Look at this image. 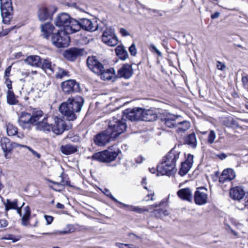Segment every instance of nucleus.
Masks as SVG:
<instances>
[{"mask_svg":"<svg viewBox=\"0 0 248 248\" xmlns=\"http://www.w3.org/2000/svg\"><path fill=\"white\" fill-rule=\"evenodd\" d=\"M84 104V99L80 96L69 97L62 103L59 107V111L68 121H74L77 119L76 113L79 112Z\"/></svg>","mask_w":248,"mask_h":248,"instance_id":"obj_1","label":"nucleus"},{"mask_svg":"<svg viewBox=\"0 0 248 248\" xmlns=\"http://www.w3.org/2000/svg\"><path fill=\"white\" fill-rule=\"evenodd\" d=\"M41 114L40 110L36 108L32 109L30 113L21 112L18 117V124L22 128L30 130L34 123L38 120Z\"/></svg>","mask_w":248,"mask_h":248,"instance_id":"obj_2","label":"nucleus"},{"mask_svg":"<svg viewBox=\"0 0 248 248\" xmlns=\"http://www.w3.org/2000/svg\"><path fill=\"white\" fill-rule=\"evenodd\" d=\"M126 128L125 120L121 118V116L117 117H113L109 121L108 127L106 129L113 139H116L120 135L124 133Z\"/></svg>","mask_w":248,"mask_h":248,"instance_id":"obj_3","label":"nucleus"},{"mask_svg":"<svg viewBox=\"0 0 248 248\" xmlns=\"http://www.w3.org/2000/svg\"><path fill=\"white\" fill-rule=\"evenodd\" d=\"M81 28L89 31H94L98 29V24L95 20L92 21L87 18L80 20V22L77 20H73L71 23V27L67 29V31L75 33L79 31Z\"/></svg>","mask_w":248,"mask_h":248,"instance_id":"obj_4","label":"nucleus"},{"mask_svg":"<svg viewBox=\"0 0 248 248\" xmlns=\"http://www.w3.org/2000/svg\"><path fill=\"white\" fill-rule=\"evenodd\" d=\"M42 113L38 120L34 123V125L37 130L44 132H49L52 129L53 117L52 116H47L44 112L40 110Z\"/></svg>","mask_w":248,"mask_h":248,"instance_id":"obj_5","label":"nucleus"},{"mask_svg":"<svg viewBox=\"0 0 248 248\" xmlns=\"http://www.w3.org/2000/svg\"><path fill=\"white\" fill-rule=\"evenodd\" d=\"M0 143L4 156L6 158L11 157L14 149L21 148V146H22V144L15 142H11L10 139L7 137L1 138Z\"/></svg>","mask_w":248,"mask_h":248,"instance_id":"obj_6","label":"nucleus"},{"mask_svg":"<svg viewBox=\"0 0 248 248\" xmlns=\"http://www.w3.org/2000/svg\"><path fill=\"white\" fill-rule=\"evenodd\" d=\"M0 10L3 22L8 23L13 18V7L11 0H0Z\"/></svg>","mask_w":248,"mask_h":248,"instance_id":"obj_7","label":"nucleus"},{"mask_svg":"<svg viewBox=\"0 0 248 248\" xmlns=\"http://www.w3.org/2000/svg\"><path fill=\"white\" fill-rule=\"evenodd\" d=\"M73 20H76L71 18L69 15L65 13H62L57 16L54 19L55 25L59 27H62L64 31L67 33H73L67 31V29L71 27V23Z\"/></svg>","mask_w":248,"mask_h":248,"instance_id":"obj_8","label":"nucleus"},{"mask_svg":"<svg viewBox=\"0 0 248 248\" xmlns=\"http://www.w3.org/2000/svg\"><path fill=\"white\" fill-rule=\"evenodd\" d=\"M68 34L63 31H58V32L53 34L52 37L53 44L59 48L67 46L70 42Z\"/></svg>","mask_w":248,"mask_h":248,"instance_id":"obj_9","label":"nucleus"},{"mask_svg":"<svg viewBox=\"0 0 248 248\" xmlns=\"http://www.w3.org/2000/svg\"><path fill=\"white\" fill-rule=\"evenodd\" d=\"M118 154L116 152L105 150L93 154L92 158L102 162H110L113 161L117 156Z\"/></svg>","mask_w":248,"mask_h":248,"instance_id":"obj_10","label":"nucleus"},{"mask_svg":"<svg viewBox=\"0 0 248 248\" xmlns=\"http://www.w3.org/2000/svg\"><path fill=\"white\" fill-rule=\"evenodd\" d=\"M102 41L104 43L110 46H115L118 42V39L111 28H107L103 32Z\"/></svg>","mask_w":248,"mask_h":248,"instance_id":"obj_11","label":"nucleus"},{"mask_svg":"<svg viewBox=\"0 0 248 248\" xmlns=\"http://www.w3.org/2000/svg\"><path fill=\"white\" fill-rule=\"evenodd\" d=\"M87 64L89 68L97 75L103 70L104 65L95 56L89 57L87 60Z\"/></svg>","mask_w":248,"mask_h":248,"instance_id":"obj_12","label":"nucleus"},{"mask_svg":"<svg viewBox=\"0 0 248 248\" xmlns=\"http://www.w3.org/2000/svg\"><path fill=\"white\" fill-rule=\"evenodd\" d=\"M108 134L106 129L96 135L93 139L94 143L98 146H104L110 141L114 140Z\"/></svg>","mask_w":248,"mask_h":248,"instance_id":"obj_13","label":"nucleus"},{"mask_svg":"<svg viewBox=\"0 0 248 248\" xmlns=\"http://www.w3.org/2000/svg\"><path fill=\"white\" fill-rule=\"evenodd\" d=\"M207 189L204 187H199L197 188L194 194V202L196 204L202 205L207 202L208 195Z\"/></svg>","mask_w":248,"mask_h":248,"instance_id":"obj_14","label":"nucleus"},{"mask_svg":"<svg viewBox=\"0 0 248 248\" xmlns=\"http://www.w3.org/2000/svg\"><path fill=\"white\" fill-rule=\"evenodd\" d=\"M142 108H135L132 109H127L123 112V117L130 121H135L141 120Z\"/></svg>","mask_w":248,"mask_h":248,"instance_id":"obj_15","label":"nucleus"},{"mask_svg":"<svg viewBox=\"0 0 248 248\" xmlns=\"http://www.w3.org/2000/svg\"><path fill=\"white\" fill-rule=\"evenodd\" d=\"M61 86L62 91L67 93L78 92L80 90L79 83L73 79H69L62 82Z\"/></svg>","mask_w":248,"mask_h":248,"instance_id":"obj_16","label":"nucleus"},{"mask_svg":"<svg viewBox=\"0 0 248 248\" xmlns=\"http://www.w3.org/2000/svg\"><path fill=\"white\" fill-rule=\"evenodd\" d=\"M53 120L52 124V130L54 133L57 135L62 134L66 129L65 122L56 116H52Z\"/></svg>","mask_w":248,"mask_h":248,"instance_id":"obj_17","label":"nucleus"},{"mask_svg":"<svg viewBox=\"0 0 248 248\" xmlns=\"http://www.w3.org/2000/svg\"><path fill=\"white\" fill-rule=\"evenodd\" d=\"M180 118H181L180 115L167 113L161 118V121L166 126L169 128H175Z\"/></svg>","mask_w":248,"mask_h":248,"instance_id":"obj_18","label":"nucleus"},{"mask_svg":"<svg viewBox=\"0 0 248 248\" xmlns=\"http://www.w3.org/2000/svg\"><path fill=\"white\" fill-rule=\"evenodd\" d=\"M246 195V191L241 186L232 188L230 191V196L234 200L242 202Z\"/></svg>","mask_w":248,"mask_h":248,"instance_id":"obj_19","label":"nucleus"},{"mask_svg":"<svg viewBox=\"0 0 248 248\" xmlns=\"http://www.w3.org/2000/svg\"><path fill=\"white\" fill-rule=\"evenodd\" d=\"M180 152L174 149H172L163 158V160L174 170L176 166V162L179 157Z\"/></svg>","mask_w":248,"mask_h":248,"instance_id":"obj_20","label":"nucleus"},{"mask_svg":"<svg viewBox=\"0 0 248 248\" xmlns=\"http://www.w3.org/2000/svg\"><path fill=\"white\" fill-rule=\"evenodd\" d=\"M193 155L188 154L186 161L181 163V166L179 171L181 176L185 175L190 170L193 165Z\"/></svg>","mask_w":248,"mask_h":248,"instance_id":"obj_21","label":"nucleus"},{"mask_svg":"<svg viewBox=\"0 0 248 248\" xmlns=\"http://www.w3.org/2000/svg\"><path fill=\"white\" fill-rule=\"evenodd\" d=\"M133 69L131 65L124 64L118 71L117 78H129L133 75Z\"/></svg>","mask_w":248,"mask_h":248,"instance_id":"obj_22","label":"nucleus"},{"mask_svg":"<svg viewBox=\"0 0 248 248\" xmlns=\"http://www.w3.org/2000/svg\"><path fill=\"white\" fill-rule=\"evenodd\" d=\"M174 170L171 165H169L163 160L162 162L157 166V175H170Z\"/></svg>","mask_w":248,"mask_h":248,"instance_id":"obj_23","label":"nucleus"},{"mask_svg":"<svg viewBox=\"0 0 248 248\" xmlns=\"http://www.w3.org/2000/svg\"><path fill=\"white\" fill-rule=\"evenodd\" d=\"M101 73L98 74V76H100L101 79L104 80H111L114 81L117 77L115 73V70L113 68L105 69L104 67L103 71H101Z\"/></svg>","mask_w":248,"mask_h":248,"instance_id":"obj_24","label":"nucleus"},{"mask_svg":"<svg viewBox=\"0 0 248 248\" xmlns=\"http://www.w3.org/2000/svg\"><path fill=\"white\" fill-rule=\"evenodd\" d=\"M235 172L230 168L225 169L220 177H219V182L220 183H224L226 181H230L235 177Z\"/></svg>","mask_w":248,"mask_h":248,"instance_id":"obj_25","label":"nucleus"},{"mask_svg":"<svg viewBox=\"0 0 248 248\" xmlns=\"http://www.w3.org/2000/svg\"><path fill=\"white\" fill-rule=\"evenodd\" d=\"M141 120L145 121H154L157 118V114L152 109H145L142 108Z\"/></svg>","mask_w":248,"mask_h":248,"instance_id":"obj_26","label":"nucleus"},{"mask_svg":"<svg viewBox=\"0 0 248 248\" xmlns=\"http://www.w3.org/2000/svg\"><path fill=\"white\" fill-rule=\"evenodd\" d=\"M180 118L175 127V131L177 133H184L190 127V123L189 122L186 120H181Z\"/></svg>","mask_w":248,"mask_h":248,"instance_id":"obj_27","label":"nucleus"},{"mask_svg":"<svg viewBox=\"0 0 248 248\" xmlns=\"http://www.w3.org/2000/svg\"><path fill=\"white\" fill-rule=\"evenodd\" d=\"M80 54L81 51L79 49L73 48L66 50L64 53V56L67 60L70 61H74Z\"/></svg>","mask_w":248,"mask_h":248,"instance_id":"obj_28","label":"nucleus"},{"mask_svg":"<svg viewBox=\"0 0 248 248\" xmlns=\"http://www.w3.org/2000/svg\"><path fill=\"white\" fill-rule=\"evenodd\" d=\"M177 195L181 199L191 202L192 198V193L189 188H185L180 189L177 192Z\"/></svg>","mask_w":248,"mask_h":248,"instance_id":"obj_29","label":"nucleus"},{"mask_svg":"<svg viewBox=\"0 0 248 248\" xmlns=\"http://www.w3.org/2000/svg\"><path fill=\"white\" fill-rule=\"evenodd\" d=\"M51 7H42L38 11V16L40 21H44L48 19H51L52 15L50 14Z\"/></svg>","mask_w":248,"mask_h":248,"instance_id":"obj_30","label":"nucleus"},{"mask_svg":"<svg viewBox=\"0 0 248 248\" xmlns=\"http://www.w3.org/2000/svg\"><path fill=\"white\" fill-rule=\"evenodd\" d=\"M17 202L18 201L17 199H15L13 201L7 199L6 203H5V209L6 210H9L10 209H16L17 210V213L20 215V216H21L22 213L21 208L24 206L25 203L23 202L22 204L21 207L18 208L17 206Z\"/></svg>","mask_w":248,"mask_h":248,"instance_id":"obj_31","label":"nucleus"},{"mask_svg":"<svg viewBox=\"0 0 248 248\" xmlns=\"http://www.w3.org/2000/svg\"><path fill=\"white\" fill-rule=\"evenodd\" d=\"M60 151L65 155H69L77 152L78 149L76 146L70 144H67L61 145L60 147Z\"/></svg>","mask_w":248,"mask_h":248,"instance_id":"obj_32","label":"nucleus"},{"mask_svg":"<svg viewBox=\"0 0 248 248\" xmlns=\"http://www.w3.org/2000/svg\"><path fill=\"white\" fill-rule=\"evenodd\" d=\"M25 62L29 65L32 66L38 67L41 65V58L37 55H31L28 56L25 60Z\"/></svg>","mask_w":248,"mask_h":248,"instance_id":"obj_33","label":"nucleus"},{"mask_svg":"<svg viewBox=\"0 0 248 248\" xmlns=\"http://www.w3.org/2000/svg\"><path fill=\"white\" fill-rule=\"evenodd\" d=\"M54 29V26L48 22L42 25L41 31L43 36L47 38L53 32Z\"/></svg>","mask_w":248,"mask_h":248,"instance_id":"obj_34","label":"nucleus"},{"mask_svg":"<svg viewBox=\"0 0 248 248\" xmlns=\"http://www.w3.org/2000/svg\"><path fill=\"white\" fill-rule=\"evenodd\" d=\"M185 143L189 145L192 148H195L197 145V141L196 135L194 133H191L187 136L185 139Z\"/></svg>","mask_w":248,"mask_h":248,"instance_id":"obj_35","label":"nucleus"},{"mask_svg":"<svg viewBox=\"0 0 248 248\" xmlns=\"http://www.w3.org/2000/svg\"><path fill=\"white\" fill-rule=\"evenodd\" d=\"M43 70L48 75H51L54 71V67L52 65L51 62L48 60H44L42 65Z\"/></svg>","mask_w":248,"mask_h":248,"instance_id":"obj_36","label":"nucleus"},{"mask_svg":"<svg viewBox=\"0 0 248 248\" xmlns=\"http://www.w3.org/2000/svg\"><path fill=\"white\" fill-rule=\"evenodd\" d=\"M24 214L22 217V225L25 226H27L29 223V219L31 216V211L29 206H27L24 208Z\"/></svg>","mask_w":248,"mask_h":248,"instance_id":"obj_37","label":"nucleus"},{"mask_svg":"<svg viewBox=\"0 0 248 248\" xmlns=\"http://www.w3.org/2000/svg\"><path fill=\"white\" fill-rule=\"evenodd\" d=\"M115 52L117 55L122 60H125L128 57L127 51L122 46H117L115 48Z\"/></svg>","mask_w":248,"mask_h":248,"instance_id":"obj_38","label":"nucleus"},{"mask_svg":"<svg viewBox=\"0 0 248 248\" xmlns=\"http://www.w3.org/2000/svg\"><path fill=\"white\" fill-rule=\"evenodd\" d=\"M223 124L227 127L232 128H235L238 126L237 123L231 116L225 118L223 120Z\"/></svg>","mask_w":248,"mask_h":248,"instance_id":"obj_39","label":"nucleus"},{"mask_svg":"<svg viewBox=\"0 0 248 248\" xmlns=\"http://www.w3.org/2000/svg\"><path fill=\"white\" fill-rule=\"evenodd\" d=\"M165 202H166V201H165V200H163L161 202H160L159 203V204L157 205V204H156L155 205H150L149 206V208H146V209H145V208H141L139 207V206H134L133 211L136 212H137L138 213H142L143 212H145V211H148L149 209H152L154 208H155V207L161 206Z\"/></svg>","mask_w":248,"mask_h":248,"instance_id":"obj_40","label":"nucleus"},{"mask_svg":"<svg viewBox=\"0 0 248 248\" xmlns=\"http://www.w3.org/2000/svg\"><path fill=\"white\" fill-rule=\"evenodd\" d=\"M7 101L8 104L11 105H15L18 102L14 92L11 90H8L7 92Z\"/></svg>","mask_w":248,"mask_h":248,"instance_id":"obj_41","label":"nucleus"},{"mask_svg":"<svg viewBox=\"0 0 248 248\" xmlns=\"http://www.w3.org/2000/svg\"><path fill=\"white\" fill-rule=\"evenodd\" d=\"M6 131L9 136H13L18 133V129L16 126L13 124L9 123L6 124Z\"/></svg>","mask_w":248,"mask_h":248,"instance_id":"obj_42","label":"nucleus"},{"mask_svg":"<svg viewBox=\"0 0 248 248\" xmlns=\"http://www.w3.org/2000/svg\"><path fill=\"white\" fill-rule=\"evenodd\" d=\"M69 75L68 72L65 70L59 68L58 69V71L56 72L55 77L58 79H62L64 77H69Z\"/></svg>","mask_w":248,"mask_h":248,"instance_id":"obj_43","label":"nucleus"},{"mask_svg":"<svg viewBox=\"0 0 248 248\" xmlns=\"http://www.w3.org/2000/svg\"><path fill=\"white\" fill-rule=\"evenodd\" d=\"M21 238L20 236H15L13 234H7L2 238V239L11 240L13 242H16L19 241Z\"/></svg>","mask_w":248,"mask_h":248,"instance_id":"obj_44","label":"nucleus"},{"mask_svg":"<svg viewBox=\"0 0 248 248\" xmlns=\"http://www.w3.org/2000/svg\"><path fill=\"white\" fill-rule=\"evenodd\" d=\"M216 138V134L215 132L213 130H210L208 135L207 142L210 144L213 143L215 141Z\"/></svg>","mask_w":248,"mask_h":248,"instance_id":"obj_45","label":"nucleus"},{"mask_svg":"<svg viewBox=\"0 0 248 248\" xmlns=\"http://www.w3.org/2000/svg\"><path fill=\"white\" fill-rule=\"evenodd\" d=\"M154 214L158 217H163L168 216L169 215V212L167 210L159 209L158 210H155Z\"/></svg>","mask_w":248,"mask_h":248,"instance_id":"obj_46","label":"nucleus"},{"mask_svg":"<svg viewBox=\"0 0 248 248\" xmlns=\"http://www.w3.org/2000/svg\"><path fill=\"white\" fill-rule=\"evenodd\" d=\"M248 206V197H246L244 198L242 201V204L237 205V207L240 210H243L245 208L246 206Z\"/></svg>","mask_w":248,"mask_h":248,"instance_id":"obj_47","label":"nucleus"},{"mask_svg":"<svg viewBox=\"0 0 248 248\" xmlns=\"http://www.w3.org/2000/svg\"><path fill=\"white\" fill-rule=\"evenodd\" d=\"M21 147H24L27 148L29 151L31 152V153L34 156H36L38 158H40L41 157V155L39 153H38L37 152L34 151L33 149H32L29 146H28L27 145H22V146Z\"/></svg>","mask_w":248,"mask_h":248,"instance_id":"obj_48","label":"nucleus"},{"mask_svg":"<svg viewBox=\"0 0 248 248\" xmlns=\"http://www.w3.org/2000/svg\"><path fill=\"white\" fill-rule=\"evenodd\" d=\"M149 48L153 52H155L159 57L162 56L161 52L157 48V47L153 44H151Z\"/></svg>","mask_w":248,"mask_h":248,"instance_id":"obj_49","label":"nucleus"},{"mask_svg":"<svg viewBox=\"0 0 248 248\" xmlns=\"http://www.w3.org/2000/svg\"><path fill=\"white\" fill-rule=\"evenodd\" d=\"M129 51L132 56H135L136 55L137 49L136 48L135 45L134 43H133L129 47Z\"/></svg>","mask_w":248,"mask_h":248,"instance_id":"obj_50","label":"nucleus"},{"mask_svg":"<svg viewBox=\"0 0 248 248\" xmlns=\"http://www.w3.org/2000/svg\"><path fill=\"white\" fill-rule=\"evenodd\" d=\"M119 204L120 205V206H119L120 208H126L127 210L132 211H133L134 210V206L126 204L122 202H121V203H120Z\"/></svg>","mask_w":248,"mask_h":248,"instance_id":"obj_51","label":"nucleus"},{"mask_svg":"<svg viewBox=\"0 0 248 248\" xmlns=\"http://www.w3.org/2000/svg\"><path fill=\"white\" fill-rule=\"evenodd\" d=\"M242 81L244 88L248 91V76L243 77Z\"/></svg>","mask_w":248,"mask_h":248,"instance_id":"obj_52","label":"nucleus"},{"mask_svg":"<svg viewBox=\"0 0 248 248\" xmlns=\"http://www.w3.org/2000/svg\"><path fill=\"white\" fill-rule=\"evenodd\" d=\"M217 69L218 70H224L225 69V68H226V66L225 65V64L223 62H221L219 61H217Z\"/></svg>","mask_w":248,"mask_h":248,"instance_id":"obj_53","label":"nucleus"},{"mask_svg":"<svg viewBox=\"0 0 248 248\" xmlns=\"http://www.w3.org/2000/svg\"><path fill=\"white\" fill-rule=\"evenodd\" d=\"M60 177L62 178V181L61 182V183H59V182H54V181H50V182L51 183H52L55 185H57L58 186H60L61 185V183L62 184V185H68V181H64L63 180V177H62V174L61 175H60Z\"/></svg>","mask_w":248,"mask_h":248,"instance_id":"obj_54","label":"nucleus"},{"mask_svg":"<svg viewBox=\"0 0 248 248\" xmlns=\"http://www.w3.org/2000/svg\"><path fill=\"white\" fill-rule=\"evenodd\" d=\"M5 83L6 84L8 90H11L12 89V81L9 78H5Z\"/></svg>","mask_w":248,"mask_h":248,"instance_id":"obj_55","label":"nucleus"},{"mask_svg":"<svg viewBox=\"0 0 248 248\" xmlns=\"http://www.w3.org/2000/svg\"><path fill=\"white\" fill-rule=\"evenodd\" d=\"M11 70V66H8L5 70L4 77L5 78H9L10 76V72Z\"/></svg>","mask_w":248,"mask_h":248,"instance_id":"obj_56","label":"nucleus"},{"mask_svg":"<svg viewBox=\"0 0 248 248\" xmlns=\"http://www.w3.org/2000/svg\"><path fill=\"white\" fill-rule=\"evenodd\" d=\"M44 217L46 220L47 225L50 224L52 222L53 220V217L50 216L45 215Z\"/></svg>","mask_w":248,"mask_h":248,"instance_id":"obj_57","label":"nucleus"},{"mask_svg":"<svg viewBox=\"0 0 248 248\" xmlns=\"http://www.w3.org/2000/svg\"><path fill=\"white\" fill-rule=\"evenodd\" d=\"M8 225L7 221L5 219L0 220V228H2L6 227Z\"/></svg>","mask_w":248,"mask_h":248,"instance_id":"obj_58","label":"nucleus"},{"mask_svg":"<svg viewBox=\"0 0 248 248\" xmlns=\"http://www.w3.org/2000/svg\"><path fill=\"white\" fill-rule=\"evenodd\" d=\"M120 32L123 36L129 35V33L125 29L121 28L120 30Z\"/></svg>","mask_w":248,"mask_h":248,"instance_id":"obj_59","label":"nucleus"},{"mask_svg":"<svg viewBox=\"0 0 248 248\" xmlns=\"http://www.w3.org/2000/svg\"><path fill=\"white\" fill-rule=\"evenodd\" d=\"M216 156L220 159L221 160H223L227 157V155L224 153H221L217 155Z\"/></svg>","mask_w":248,"mask_h":248,"instance_id":"obj_60","label":"nucleus"},{"mask_svg":"<svg viewBox=\"0 0 248 248\" xmlns=\"http://www.w3.org/2000/svg\"><path fill=\"white\" fill-rule=\"evenodd\" d=\"M106 195L108 196L112 201L117 202L119 204L121 203V202L118 201L111 194L109 193V194H106Z\"/></svg>","mask_w":248,"mask_h":248,"instance_id":"obj_61","label":"nucleus"},{"mask_svg":"<svg viewBox=\"0 0 248 248\" xmlns=\"http://www.w3.org/2000/svg\"><path fill=\"white\" fill-rule=\"evenodd\" d=\"M154 195V192H153L152 190H151L150 192H149V193L148 194L147 196L145 198V200L146 201H149V199H148L147 197H149V196L151 195V196H152V197L151 198V200L153 201L154 200L153 197Z\"/></svg>","mask_w":248,"mask_h":248,"instance_id":"obj_62","label":"nucleus"},{"mask_svg":"<svg viewBox=\"0 0 248 248\" xmlns=\"http://www.w3.org/2000/svg\"><path fill=\"white\" fill-rule=\"evenodd\" d=\"M15 27H13V28H9V29H7L5 30L4 31V32L3 33H0V36H4V35H7L11 30H12L13 29H14V28H15Z\"/></svg>","mask_w":248,"mask_h":248,"instance_id":"obj_63","label":"nucleus"},{"mask_svg":"<svg viewBox=\"0 0 248 248\" xmlns=\"http://www.w3.org/2000/svg\"><path fill=\"white\" fill-rule=\"evenodd\" d=\"M220 15V13L218 12H215L214 14H212L211 16L212 19H216L219 17Z\"/></svg>","mask_w":248,"mask_h":248,"instance_id":"obj_64","label":"nucleus"}]
</instances>
